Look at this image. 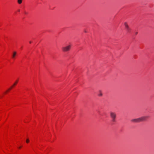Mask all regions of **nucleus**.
Masks as SVG:
<instances>
[{"label":"nucleus","instance_id":"f257e3e1","mask_svg":"<svg viewBox=\"0 0 154 154\" xmlns=\"http://www.w3.org/2000/svg\"><path fill=\"white\" fill-rule=\"evenodd\" d=\"M110 115L112 119V121L113 122H116V113L114 112H110Z\"/></svg>","mask_w":154,"mask_h":154},{"label":"nucleus","instance_id":"f03ea898","mask_svg":"<svg viewBox=\"0 0 154 154\" xmlns=\"http://www.w3.org/2000/svg\"><path fill=\"white\" fill-rule=\"evenodd\" d=\"M71 47V45H68L66 46L63 47L62 48V51L64 52H67L69 51Z\"/></svg>","mask_w":154,"mask_h":154},{"label":"nucleus","instance_id":"7ed1b4c3","mask_svg":"<svg viewBox=\"0 0 154 154\" xmlns=\"http://www.w3.org/2000/svg\"><path fill=\"white\" fill-rule=\"evenodd\" d=\"M124 24L126 31L128 32H129L131 30V29L129 27L127 23L126 22H125Z\"/></svg>","mask_w":154,"mask_h":154},{"label":"nucleus","instance_id":"20e7f679","mask_svg":"<svg viewBox=\"0 0 154 154\" xmlns=\"http://www.w3.org/2000/svg\"><path fill=\"white\" fill-rule=\"evenodd\" d=\"M149 116H142L140 118V122L144 121L146 120V119L149 118Z\"/></svg>","mask_w":154,"mask_h":154},{"label":"nucleus","instance_id":"39448f33","mask_svg":"<svg viewBox=\"0 0 154 154\" xmlns=\"http://www.w3.org/2000/svg\"><path fill=\"white\" fill-rule=\"evenodd\" d=\"M140 118H137V119H134L131 120V121L132 122H140Z\"/></svg>","mask_w":154,"mask_h":154},{"label":"nucleus","instance_id":"423d86ee","mask_svg":"<svg viewBox=\"0 0 154 154\" xmlns=\"http://www.w3.org/2000/svg\"><path fill=\"white\" fill-rule=\"evenodd\" d=\"M17 52L16 51H14L13 53V54L12 56V58H14L17 54Z\"/></svg>","mask_w":154,"mask_h":154},{"label":"nucleus","instance_id":"0eeeda50","mask_svg":"<svg viewBox=\"0 0 154 154\" xmlns=\"http://www.w3.org/2000/svg\"><path fill=\"white\" fill-rule=\"evenodd\" d=\"M102 95H103V94L102 93L101 91H99V93H98V96H99L101 97V96H102Z\"/></svg>","mask_w":154,"mask_h":154},{"label":"nucleus","instance_id":"6e6552de","mask_svg":"<svg viewBox=\"0 0 154 154\" xmlns=\"http://www.w3.org/2000/svg\"><path fill=\"white\" fill-rule=\"evenodd\" d=\"M22 0H18L17 2L19 4H21L22 3Z\"/></svg>","mask_w":154,"mask_h":154},{"label":"nucleus","instance_id":"1a4fd4ad","mask_svg":"<svg viewBox=\"0 0 154 154\" xmlns=\"http://www.w3.org/2000/svg\"><path fill=\"white\" fill-rule=\"evenodd\" d=\"M18 80H17L14 83V84H13V86H12V87L14 86H15V85H16V84L17 83V82H18Z\"/></svg>","mask_w":154,"mask_h":154},{"label":"nucleus","instance_id":"9d476101","mask_svg":"<svg viewBox=\"0 0 154 154\" xmlns=\"http://www.w3.org/2000/svg\"><path fill=\"white\" fill-rule=\"evenodd\" d=\"M29 140L28 139H27L26 140V142L28 143L29 142Z\"/></svg>","mask_w":154,"mask_h":154},{"label":"nucleus","instance_id":"9b49d317","mask_svg":"<svg viewBox=\"0 0 154 154\" xmlns=\"http://www.w3.org/2000/svg\"><path fill=\"white\" fill-rule=\"evenodd\" d=\"M12 88V86L11 87V88L8 89V90H9Z\"/></svg>","mask_w":154,"mask_h":154},{"label":"nucleus","instance_id":"f8f14e48","mask_svg":"<svg viewBox=\"0 0 154 154\" xmlns=\"http://www.w3.org/2000/svg\"><path fill=\"white\" fill-rule=\"evenodd\" d=\"M135 34L136 35H137V33H138V32H135Z\"/></svg>","mask_w":154,"mask_h":154},{"label":"nucleus","instance_id":"ddd939ff","mask_svg":"<svg viewBox=\"0 0 154 154\" xmlns=\"http://www.w3.org/2000/svg\"><path fill=\"white\" fill-rule=\"evenodd\" d=\"M32 43V42L31 41H30V42H29V43H30V44H31V43Z\"/></svg>","mask_w":154,"mask_h":154},{"label":"nucleus","instance_id":"4468645a","mask_svg":"<svg viewBox=\"0 0 154 154\" xmlns=\"http://www.w3.org/2000/svg\"><path fill=\"white\" fill-rule=\"evenodd\" d=\"M8 90H7V91L6 92H5V93H6L8 91Z\"/></svg>","mask_w":154,"mask_h":154},{"label":"nucleus","instance_id":"2eb2a0df","mask_svg":"<svg viewBox=\"0 0 154 154\" xmlns=\"http://www.w3.org/2000/svg\"><path fill=\"white\" fill-rule=\"evenodd\" d=\"M21 147H19V148H21Z\"/></svg>","mask_w":154,"mask_h":154},{"label":"nucleus","instance_id":"dca6fc26","mask_svg":"<svg viewBox=\"0 0 154 154\" xmlns=\"http://www.w3.org/2000/svg\"><path fill=\"white\" fill-rule=\"evenodd\" d=\"M20 11V10H18V11Z\"/></svg>","mask_w":154,"mask_h":154}]
</instances>
